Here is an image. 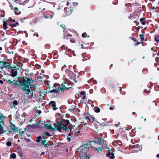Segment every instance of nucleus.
Wrapping results in <instances>:
<instances>
[{
  "instance_id": "obj_21",
  "label": "nucleus",
  "mask_w": 159,
  "mask_h": 159,
  "mask_svg": "<svg viewBox=\"0 0 159 159\" xmlns=\"http://www.w3.org/2000/svg\"><path fill=\"white\" fill-rule=\"evenodd\" d=\"M19 132H20L19 134H20V135L22 136L23 135L24 132L22 130V129H19Z\"/></svg>"
},
{
  "instance_id": "obj_18",
  "label": "nucleus",
  "mask_w": 159,
  "mask_h": 159,
  "mask_svg": "<svg viewBox=\"0 0 159 159\" xmlns=\"http://www.w3.org/2000/svg\"><path fill=\"white\" fill-rule=\"evenodd\" d=\"M94 110L96 112H99L100 111V109L98 107H95L94 108Z\"/></svg>"
},
{
  "instance_id": "obj_44",
  "label": "nucleus",
  "mask_w": 159,
  "mask_h": 159,
  "mask_svg": "<svg viewBox=\"0 0 159 159\" xmlns=\"http://www.w3.org/2000/svg\"><path fill=\"white\" fill-rule=\"evenodd\" d=\"M86 159H90V157L88 156H86Z\"/></svg>"
},
{
  "instance_id": "obj_62",
  "label": "nucleus",
  "mask_w": 159,
  "mask_h": 159,
  "mask_svg": "<svg viewBox=\"0 0 159 159\" xmlns=\"http://www.w3.org/2000/svg\"><path fill=\"white\" fill-rule=\"evenodd\" d=\"M88 37H89V35L88 36H87Z\"/></svg>"
},
{
  "instance_id": "obj_26",
  "label": "nucleus",
  "mask_w": 159,
  "mask_h": 159,
  "mask_svg": "<svg viewBox=\"0 0 159 159\" xmlns=\"http://www.w3.org/2000/svg\"><path fill=\"white\" fill-rule=\"evenodd\" d=\"M6 145L7 146H10L11 145V142H9V141H8V142H7V143H6Z\"/></svg>"
},
{
  "instance_id": "obj_37",
  "label": "nucleus",
  "mask_w": 159,
  "mask_h": 159,
  "mask_svg": "<svg viewBox=\"0 0 159 159\" xmlns=\"http://www.w3.org/2000/svg\"><path fill=\"white\" fill-rule=\"evenodd\" d=\"M60 26L63 28H65V27H66L65 25H61Z\"/></svg>"
},
{
  "instance_id": "obj_10",
  "label": "nucleus",
  "mask_w": 159,
  "mask_h": 159,
  "mask_svg": "<svg viewBox=\"0 0 159 159\" xmlns=\"http://www.w3.org/2000/svg\"><path fill=\"white\" fill-rule=\"evenodd\" d=\"M64 11L65 12V14L64 15V17L70 15L72 12V9L68 7L65 8L64 9Z\"/></svg>"
},
{
  "instance_id": "obj_23",
  "label": "nucleus",
  "mask_w": 159,
  "mask_h": 159,
  "mask_svg": "<svg viewBox=\"0 0 159 159\" xmlns=\"http://www.w3.org/2000/svg\"><path fill=\"white\" fill-rule=\"evenodd\" d=\"M155 40L157 42H158L159 41V36L157 35L155 37Z\"/></svg>"
},
{
  "instance_id": "obj_42",
  "label": "nucleus",
  "mask_w": 159,
  "mask_h": 159,
  "mask_svg": "<svg viewBox=\"0 0 159 159\" xmlns=\"http://www.w3.org/2000/svg\"><path fill=\"white\" fill-rule=\"evenodd\" d=\"M14 9L16 11H17L18 10V8L17 7H15L14 8Z\"/></svg>"
},
{
  "instance_id": "obj_31",
  "label": "nucleus",
  "mask_w": 159,
  "mask_h": 159,
  "mask_svg": "<svg viewBox=\"0 0 159 159\" xmlns=\"http://www.w3.org/2000/svg\"><path fill=\"white\" fill-rule=\"evenodd\" d=\"M70 136H67V140H68V141L69 142H70V140H71L70 138Z\"/></svg>"
},
{
  "instance_id": "obj_49",
  "label": "nucleus",
  "mask_w": 159,
  "mask_h": 159,
  "mask_svg": "<svg viewBox=\"0 0 159 159\" xmlns=\"http://www.w3.org/2000/svg\"><path fill=\"white\" fill-rule=\"evenodd\" d=\"M44 152H42L41 153V155H44Z\"/></svg>"
},
{
  "instance_id": "obj_25",
  "label": "nucleus",
  "mask_w": 159,
  "mask_h": 159,
  "mask_svg": "<svg viewBox=\"0 0 159 159\" xmlns=\"http://www.w3.org/2000/svg\"><path fill=\"white\" fill-rule=\"evenodd\" d=\"M49 83H50V82H49V83L48 82L47 83V85L48 86V88L49 89H50L51 88H53L52 86H51V85H50Z\"/></svg>"
},
{
  "instance_id": "obj_20",
  "label": "nucleus",
  "mask_w": 159,
  "mask_h": 159,
  "mask_svg": "<svg viewBox=\"0 0 159 159\" xmlns=\"http://www.w3.org/2000/svg\"><path fill=\"white\" fill-rule=\"evenodd\" d=\"M3 28L5 30H6L7 28V23L5 22H3Z\"/></svg>"
},
{
  "instance_id": "obj_5",
  "label": "nucleus",
  "mask_w": 159,
  "mask_h": 159,
  "mask_svg": "<svg viewBox=\"0 0 159 159\" xmlns=\"http://www.w3.org/2000/svg\"><path fill=\"white\" fill-rule=\"evenodd\" d=\"M87 119H88L89 120H91L93 121V122L95 123V122H97L100 125H101V124L102 125L105 126L107 125V122L106 121H104V122H103V120H104V119H102L99 120V122L96 120L95 119V118L94 117L91 116V119H89V117H86Z\"/></svg>"
},
{
  "instance_id": "obj_32",
  "label": "nucleus",
  "mask_w": 159,
  "mask_h": 159,
  "mask_svg": "<svg viewBox=\"0 0 159 159\" xmlns=\"http://www.w3.org/2000/svg\"><path fill=\"white\" fill-rule=\"evenodd\" d=\"M80 159H81L80 157ZM70 159H79V158L77 157H74Z\"/></svg>"
},
{
  "instance_id": "obj_40",
  "label": "nucleus",
  "mask_w": 159,
  "mask_h": 159,
  "mask_svg": "<svg viewBox=\"0 0 159 159\" xmlns=\"http://www.w3.org/2000/svg\"><path fill=\"white\" fill-rule=\"evenodd\" d=\"M0 83L1 84H3V81L2 80H0Z\"/></svg>"
},
{
  "instance_id": "obj_50",
  "label": "nucleus",
  "mask_w": 159,
  "mask_h": 159,
  "mask_svg": "<svg viewBox=\"0 0 159 159\" xmlns=\"http://www.w3.org/2000/svg\"><path fill=\"white\" fill-rule=\"evenodd\" d=\"M44 147H47V144H44Z\"/></svg>"
},
{
  "instance_id": "obj_11",
  "label": "nucleus",
  "mask_w": 159,
  "mask_h": 159,
  "mask_svg": "<svg viewBox=\"0 0 159 159\" xmlns=\"http://www.w3.org/2000/svg\"><path fill=\"white\" fill-rule=\"evenodd\" d=\"M4 122L2 121H0V134L5 133L6 131L4 130Z\"/></svg>"
},
{
  "instance_id": "obj_19",
  "label": "nucleus",
  "mask_w": 159,
  "mask_h": 159,
  "mask_svg": "<svg viewBox=\"0 0 159 159\" xmlns=\"http://www.w3.org/2000/svg\"><path fill=\"white\" fill-rule=\"evenodd\" d=\"M18 104V102L16 100H14L13 102V106L14 107H15Z\"/></svg>"
},
{
  "instance_id": "obj_48",
  "label": "nucleus",
  "mask_w": 159,
  "mask_h": 159,
  "mask_svg": "<svg viewBox=\"0 0 159 159\" xmlns=\"http://www.w3.org/2000/svg\"><path fill=\"white\" fill-rule=\"evenodd\" d=\"M151 51H153V47H152L151 48Z\"/></svg>"
},
{
  "instance_id": "obj_12",
  "label": "nucleus",
  "mask_w": 159,
  "mask_h": 159,
  "mask_svg": "<svg viewBox=\"0 0 159 159\" xmlns=\"http://www.w3.org/2000/svg\"><path fill=\"white\" fill-rule=\"evenodd\" d=\"M43 124L41 123L40 120L39 121V122L36 123L35 124H33L32 126L33 127L36 128H39L43 127Z\"/></svg>"
},
{
  "instance_id": "obj_41",
  "label": "nucleus",
  "mask_w": 159,
  "mask_h": 159,
  "mask_svg": "<svg viewBox=\"0 0 159 159\" xmlns=\"http://www.w3.org/2000/svg\"><path fill=\"white\" fill-rule=\"evenodd\" d=\"M72 134L70 132L69 133V134H68V135L67 136H70Z\"/></svg>"
},
{
  "instance_id": "obj_8",
  "label": "nucleus",
  "mask_w": 159,
  "mask_h": 159,
  "mask_svg": "<svg viewBox=\"0 0 159 159\" xmlns=\"http://www.w3.org/2000/svg\"><path fill=\"white\" fill-rule=\"evenodd\" d=\"M52 87H55V88L51 90H50V93H57L61 90L60 86L59 87L57 84H54L52 85Z\"/></svg>"
},
{
  "instance_id": "obj_13",
  "label": "nucleus",
  "mask_w": 159,
  "mask_h": 159,
  "mask_svg": "<svg viewBox=\"0 0 159 159\" xmlns=\"http://www.w3.org/2000/svg\"><path fill=\"white\" fill-rule=\"evenodd\" d=\"M50 106L52 107V108L54 110H56L58 108L56 107V102L55 101H51L49 103Z\"/></svg>"
},
{
  "instance_id": "obj_15",
  "label": "nucleus",
  "mask_w": 159,
  "mask_h": 159,
  "mask_svg": "<svg viewBox=\"0 0 159 159\" xmlns=\"http://www.w3.org/2000/svg\"><path fill=\"white\" fill-rule=\"evenodd\" d=\"M11 129L13 130L14 132H17L18 128L15 125L13 124L12 123H11L10 125Z\"/></svg>"
},
{
  "instance_id": "obj_24",
  "label": "nucleus",
  "mask_w": 159,
  "mask_h": 159,
  "mask_svg": "<svg viewBox=\"0 0 159 159\" xmlns=\"http://www.w3.org/2000/svg\"><path fill=\"white\" fill-rule=\"evenodd\" d=\"M42 137L41 136H39L37 138V139L36 141L37 142H39L41 139Z\"/></svg>"
},
{
  "instance_id": "obj_34",
  "label": "nucleus",
  "mask_w": 159,
  "mask_h": 159,
  "mask_svg": "<svg viewBox=\"0 0 159 159\" xmlns=\"http://www.w3.org/2000/svg\"><path fill=\"white\" fill-rule=\"evenodd\" d=\"M11 81L12 80H8L7 83H9L11 84Z\"/></svg>"
},
{
  "instance_id": "obj_27",
  "label": "nucleus",
  "mask_w": 159,
  "mask_h": 159,
  "mask_svg": "<svg viewBox=\"0 0 159 159\" xmlns=\"http://www.w3.org/2000/svg\"><path fill=\"white\" fill-rule=\"evenodd\" d=\"M140 39H142V40H143L144 39V35H143L142 34H140Z\"/></svg>"
},
{
  "instance_id": "obj_59",
  "label": "nucleus",
  "mask_w": 159,
  "mask_h": 159,
  "mask_svg": "<svg viewBox=\"0 0 159 159\" xmlns=\"http://www.w3.org/2000/svg\"><path fill=\"white\" fill-rule=\"evenodd\" d=\"M146 121V118H145V119H144V121Z\"/></svg>"
},
{
  "instance_id": "obj_4",
  "label": "nucleus",
  "mask_w": 159,
  "mask_h": 159,
  "mask_svg": "<svg viewBox=\"0 0 159 159\" xmlns=\"http://www.w3.org/2000/svg\"><path fill=\"white\" fill-rule=\"evenodd\" d=\"M71 81H70L68 78L65 79V81H64L60 86V90L61 92H63L70 89L72 86Z\"/></svg>"
},
{
  "instance_id": "obj_7",
  "label": "nucleus",
  "mask_w": 159,
  "mask_h": 159,
  "mask_svg": "<svg viewBox=\"0 0 159 159\" xmlns=\"http://www.w3.org/2000/svg\"><path fill=\"white\" fill-rule=\"evenodd\" d=\"M105 143L104 144L105 146L104 147H103V148H102H102H105V147H106L108 149V151H109L106 154V156L107 157H108L111 159H113L114 158V154L112 152V151H111L109 149V148H107V147L106 146V141Z\"/></svg>"
},
{
  "instance_id": "obj_55",
  "label": "nucleus",
  "mask_w": 159,
  "mask_h": 159,
  "mask_svg": "<svg viewBox=\"0 0 159 159\" xmlns=\"http://www.w3.org/2000/svg\"><path fill=\"white\" fill-rule=\"evenodd\" d=\"M32 119H31V120H30V122H31V121H32Z\"/></svg>"
},
{
  "instance_id": "obj_60",
  "label": "nucleus",
  "mask_w": 159,
  "mask_h": 159,
  "mask_svg": "<svg viewBox=\"0 0 159 159\" xmlns=\"http://www.w3.org/2000/svg\"><path fill=\"white\" fill-rule=\"evenodd\" d=\"M13 22H14V21H15V20H13Z\"/></svg>"
},
{
  "instance_id": "obj_43",
  "label": "nucleus",
  "mask_w": 159,
  "mask_h": 159,
  "mask_svg": "<svg viewBox=\"0 0 159 159\" xmlns=\"http://www.w3.org/2000/svg\"><path fill=\"white\" fill-rule=\"evenodd\" d=\"M54 14L53 13H52V15H51V17H50V18L51 19V18H52L53 17V16H54Z\"/></svg>"
},
{
  "instance_id": "obj_1",
  "label": "nucleus",
  "mask_w": 159,
  "mask_h": 159,
  "mask_svg": "<svg viewBox=\"0 0 159 159\" xmlns=\"http://www.w3.org/2000/svg\"><path fill=\"white\" fill-rule=\"evenodd\" d=\"M90 144L86 143L84 145L81 146L79 149L80 150L81 153H84V155L86 156L87 150H88L89 147H93L99 152H101L102 148L104 147L105 141L102 139L100 137H96L95 138L94 140L90 142Z\"/></svg>"
},
{
  "instance_id": "obj_3",
  "label": "nucleus",
  "mask_w": 159,
  "mask_h": 159,
  "mask_svg": "<svg viewBox=\"0 0 159 159\" xmlns=\"http://www.w3.org/2000/svg\"><path fill=\"white\" fill-rule=\"evenodd\" d=\"M54 125L55 127L53 129L57 130L59 132H61L62 129L68 132L70 129V122L68 120H65L64 124L58 122L54 124Z\"/></svg>"
},
{
  "instance_id": "obj_33",
  "label": "nucleus",
  "mask_w": 159,
  "mask_h": 159,
  "mask_svg": "<svg viewBox=\"0 0 159 159\" xmlns=\"http://www.w3.org/2000/svg\"><path fill=\"white\" fill-rule=\"evenodd\" d=\"M86 35V33H83L82 34V36L83 37L85 38L86 37L85 35Z\"/></svg>"
},
{
  "instance_id": "obj_54",
  "label": "nucleus",
  "mask_w": 159,
  "mask_h": 159,
  "mask_svg": "<svg viewBox=\"0 0 159 159\" xmlns=\"http://www.w3.org/2000/svg\"><path fill=\"white\" fill-rule=\"evenodd\" d=\"M85 98V96H84V97H83V98L84 99Z\"/></svg>"
},
{
  "instance_id": "obj_64",
  "label": "nucleus",
  "mask_w": 159,
  "mask_h": 159,
  "mask_svg": "<svg viewBox=\"0 0 159 159\" xmlns=\"http://www.w3.org/2000/svg\"><path fill=\"white\" fill-rule=\"evenodd\" d=\"M28 142H29V141H30V140H28Z\"/></svg>"
},
{
  "instance_id": "obj_2",
  "label": "nucleus",
  "mask_w": 159,
  "mask_h": 159,
  "mask_svg": "<svg viewBox=\"0 0 159 159\" xmlns=\"http://www.w3.org/2000/svg\"><path fill=\"white\" fill-rule=\"evenodd\" d=\"M18 84L17 80H13L11 81V85H17L20 89L23 91L24 94L26 95L27 96L30 94L32 92L30 88V83L32 79L30 78H28L26 77H24L18 78Z\"/></svg>"
},
{
  "instance_id": "obj_29",
  "label": "nucleus",
  "mask_w": 159,
  "mask_h": 159,
  "mask_svg": "<svg viewBox=\"0 0 159 159\" xmlns=\"http://www.w3.org/2000/svg\"><path fill=\"white\" fill-rule=\"evenodd\" d=\"M46 142V141L45 140H43L41 142V143L42 144L44 145V144H45V143Z\"/></svg>"
},
{
  "instance_id": "obj_53",
  "label": "nucleus",
  "mask_w": 159,
  "mask_h": 159,
  "mask_svg": "<svg viewBox=\"0 0 159 159\" xmlns=\"http://www.w3.org/2000/svg\"><path fill=\"white\" fill-rule=\"evenodd\" d=\"M81 48H83V45L82 44H81Z\"/></svg>"
},
{
  "instance_id": "obj_58",
  "label": "nucleus",
  "mask_w": 159,
  "mask_h": 159,
  "mask_svg": "<svg viewBox=\"0 0 159 159\" xmlns=\"http://www.w3.org/2000/svg\"><path fill=\"white\" fill-rule=\"evenodd\" d=\"M0 50H2V48L1 47H0Z\"/></svg>"
},
{
  "instance_id": "obj_22",
  "label": "nucleus",
  "mask_w": 159,
  "mask_h": 159,
  "mask_svg": "<svg viewBox=\"0 0 159 159\" xmlns=\"http://www.w3.org/2000/svg\"><path fill=\"white\" fill-rule=\"evenodd\" d=\"M16 155L14 153L11 154L10 156V157L11 158H13L14 159H15L16 158Z\"/></svg>"
},
{
  "instance_id": "obj_56",
  "label": "nucleus",
  "mask_w": 159,
  "mask_h": 159,
  "mask_svg": "<svg viewBox=\"0 0 159 159\" xmlns=\"http://www.w3.org/2000/svg\"><path fill=\"white\" fill-rule=\"evenodd\" d=\"M45 18H48L49 17H48H48L45 16Z\"/></svg>"
},
{
  "instance_id": "obj_51",
  "label": "nucleus",
  "mask_w": 159,
  "mask_h": 159,
  "mask_svg": "<svg viewBox=\"0 0 159 159\" xmlns=\"http://www.w3.org/2000/svg\"><path fill=\"white\" fill-rule=\"evenodd\" d=\"M157 157H159V154H157Z\"/></svg>"
},
{
  "instance_id": "obj_6",
  "label": "nucleus",
  "mask_w": 159,
  "mask_h": 159,
  "mask_svg": "<svg viewBox=\"0 0 159 159\" xmlns=\"http://www.w3.org/2000/svg\"><path fill=\"white\" fill-rule=\"evenodd\" d=\"M10 69L11 70L10 75L11 76L15 77L17 75V71L19 70L18 69H17L15 67H10Z\"/></svg>"
},
{
  "instance_id": "obj_16",
  "label": "nucleus",
  "mask_w": 159,
  "mask_h": 159,
  "mask_svg": "<svg viewBox=\"0 0 159 159\" xmlns=\"http://www.w3.org/2000/svg\"><path fill=\"white\" fill-rule=\"evenodd\" d=\"M43 125H44L46 128L47 129H53L51 125L49 123L46 124V122H44L43 124Z\"/></svg>"
},
{
  "instance_id": "obj_17",
  "label": "nucleus",
  "mask_w": 159,
  "mask_h": 159,
  "mask_svg": "<svg viewBox=\"0 0 159 159\" xmlns=\"http://www.w3.org/2000/svg\"><path fill=\"white\" fill-rule=\"evenodd\" d=\"M6 118V116H3L2 113L0 112V121H2L4 122V120Z\"/></svg>"
},
{
  "instance_id": "obj_39",
  "label": "nucleus",
  "mask_w": 159,
  "mask_h": 159,
  "mask_svg": "<svg viewBox=\"0 0 159 159\" xmlns=\"http://www.w3.org/2000/svg\"><path fill=\"white\" fill-rule=\"evenodd\" d=\"M144 20V19L143 18H141L140 19V20L142 22Z\"/></svg>"
},
{
  "instance_id": "obj_14",
  "label": "nucleus",
  "mask_w": 159,
  "mask_h": 159,
  "mask_svg": "<svg viewBox=\"0 0 159 159\" xmlns=\"http://www.w3.org/2000/svg\"><path fill=\"white\" fill-rule=\"evenodd\" d=\"M5 62L3 61H0V73L2 72L1 69H3L4 68H6V67L5 66Z\"/></svg>"
},
{
  "instance_id": "obj_52",
  "label": "nucleus",
  "mask_w": 159,
  "mask_h": 159,
  "mask_svg": "<svg viewBox=\"0 0 159 159\" xmlns=\"http://www.w3.org/2000/svg\"><path fill=\"white\" fill-rule=\"evenodd\" d=\"M69 2H67V3H66V5H67V6H68L69 5Z\"/></svg>"
},
{
  "instance_id": "obj_61",
  "label": "nucleus",
  "mask_w": 159,
  "mask_h": 159,
  "mask_svg": "<svg viewBox=\"0 0 159 159\" xmlns=\"http://www.w3.org/2000/svg\"><path fill=\"white\" fill-rule=\"evenodd\" d=\"M41 111H39V113H41Z\"/></svg>"
},
{
  "instance_id": "obj_45",
  "label": "nucleus",
  "mask_w": 159,
  "mask_h": 159,
  "mask_svg": "<svg viewBox=\"0 0 159 159\" xmlns=\"http://www.w3.org/2000/svg\"><path fill=\"white\" fill-rule=\"evenodd\" d=\"M46 136V135H45V134H44V135H43V138H44Z\"/></svg>"
},
{
  "instance_id": "obj_63",
  "label": "nucleus",
  "mask_w": 159,
  "mask_h": 159,
  "mask_svg": "<svg viewBox=\"0 0 159 159\" xmlns=\"http://www.w3.org/2000/svg\"><path fill=\"white\" fill-rule=\"evenodd\" d=\"M141 118H143V116L142 117H141Z\"/></svg>"
},
{
  "instance_id": "obj_57",
  "label": "nucleus",
  "mask_w": 159,
  "mask_h": 159,
  "mask_svg": "<svg viewBox=\"0 0 159 159\" xmlns=\"http://www.w3.org/2000/svg\"><path fill=\"white\" fill-rule=\"evenodd\" d=\"M25 43V42L24 41H23L22 43L23 44H24V43Z\"/></svg>"
},
{
  "instance_id": "obj_36",
  "label": "nucleus",
  "mask_w": 159,
  "mask_h": 159,
  "mask_svg": "<svg viewBox=\"0 0 159 159\" xmlns=\"http://www.w3.org/2000/svg\"><path fill=\"white\" fill-rule=\"evenodd\" d=\"M18 24H18V22H17L16 23V24H15V25H13V26H14V27H15V26H16L17 25H18Z\"/></svg>"
},
{
  "instance_id": "obj_47",
  "label": "nucleus",
  "mask_w": 159,
  "mask_h": 159,
  "mask_svg": "<svg viewBox=\"0 0 159 159\" xmlns=\"http://www.w3.org/2000/svg\"><path fill=\"white\" fill-rule=\"evenodd\" d=\"M110 110H113V107H110Z\"/></svg>"
},
{
  "instance_id": "obj_35",
  "label": "nucleus",
  "mask_w": 159,
  "mask_h": 159,
  "mask_svg": "<svg viewBox=\"0 0 159 159\" xmlns=\"http://www.w3.org/2000/svg\"><path fill=\"white\" fill-rule=\"evenodd\" d=\"M85 94V92L84 91H82L80 93V95H84Z\"/></svg>"
},
{
  "instance_id": "obj_30",
  "label": "nucleus",
  "mask_w": 159,
  "mask_h": 159,
  "mask_svg": "<svg viewBox=\"0 0 159 159\" xmlns=\"http://www.w3.org/2000/svg\"><path fill=\"white\" fill-rule=\"evenodd\" d=\"M45 134L46 135H48V136H51L50 134H49V133L48 132H46L44 134Z\"/></svg>"
},
{
  "instance_id": "obj_38",
  "label": "nucleus",
  "mask_w": 159,
  "mask_h": 159,
  "mask_svg": "<svg viewBox=\"0 0 159 159\" xmlns=\"http://www.w3.org/2000/svg\"><path fill=\"white\" fill-rule=\"evenodd\" d=\"M141 24L143 25H144L145 24V21H143L142 22Z\"/></svg>"
},
{
  "instance_id": "obj_46",
  "label": "nucleus",
  "mask_w": 159,
  "mask_h": 159,
  "mask_svg": "<svg viewBox=\"0 0 159 159\" xmlns=\"http://www.w3.org/2000/svg\"><path fill=\"white\" fill-rule=\"evenodd\" d=\"M11 132V131H10L9 130V131H8V134H10Z\"/></svg>"
},
{
  "instance_id": "obj_28",
  "label": "nucleus",
  "mask_w": 159,
  "mask_h": 159,
  "mask_svg": "<svg viewBox=\"0 0 159 159\" xmlns=\"http://www.w3.org/2000/svg\"><path fill=\"white\" fill-rule=\"evenodd\" d=\"M74 131L75 133L78 134H79L80 132V131L77 129H75Z\"/></svg>"
},
{
  "instance_id": "obj_9",
  "label": "nucleus",
  "mask_w": 159,
  "mask_h": 159,
  "mask_svg": "<svg viewBox=\"0 0 159 159\" xmlns=\"http://www.w3.org/2000/svg\"><path fill=\"white\" fill-rule=\"evenodd\" d=\"M66 72L67 73L69 76V78L72 80L75 77V74L71 71L69 70H67Z\"/></svg>"
}]
</instances>
